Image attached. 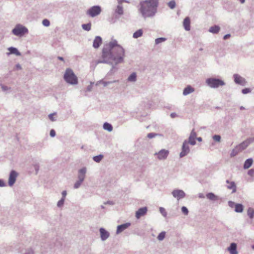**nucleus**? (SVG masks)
<instances>
[{
  "mask_svg": "<svg viewBox=\"0 0 254 254\" xmlns=\"http://www.w3.org/2000/svg\"><path fill=\"white\" fill-rule=\"evenodd\" d=\"M143 35V30L141 29H138L132 35V37L134 39H137L139 37H140Z\"/></svg>",
  "mask_w": 254,
  "mask_h": 254,
  "instance_id": "obj_26",
  "label": "nucleus"
},
{
  "mask_svg": "<svg viewBox=\"0 0 254 254\" xmlns=\"http://www.w3.org/2000/svg\"><path fill=\"white\" fill-rule=\"evenodd\" d=\"M34 252L32 249L29 248L25 250L24 253H23V254H34Z\"/></svg>",
  "mask_w": 254,
  "mask_h": 254,
  "instance_id": "obj_43",
  "label": "nucleus"
},
{
  "mask_svg": "<svg viewBox=\"0 0 254 254\" xmlns=\"http://www.w3.org/2000/svg\"><path fill=\"white\" fill-rule=\"evenodd\" d=\"M15 66H16V68L18 70L21 69V68H22L21 66L19 64H17Z\"/></svg>",
  "mask_w": 254,
  "mask_h": 254,
  "instance_id": "obj_63",
  "label": "nucleus"
},
{
  "mask_svg": "<svg viewBox=\"0 0 254 254\" xmlns=\"http://www.w3.org/2000/svg\"><path fill=\"white\" fill-rule=\"evenodd\" d=\"M158 135L159 134L158 133H154V132H151V133H149L147 134V137L149 138H152L153 137H155L158 136Z\"/></svg>",
  "mask_w": 254,
  "mask_h": 254,
  "instance_id": "obj_46",
  "label": "nucleus"
},
{
  "mask_svg": "<svg viewBox=\"0 0 254 254\" xmlns=\"http://www.w3.org/2000/svg\"><path fill=\"white\" fill-rule=\"evenodd\" d=\"M226 183L228 184L227 188L232 190V193H235L237 191V187L235 183L233 181L230 182L228 180L226 181Z\"/></svg>",
  "mask_w": 254,
  "mask_h": 254,
  "instance_id": "obj_15",
  "label": "nucleus"
},
{
  "mask_svg": "<svg viewBox=\"0 0 254 254\" xmlns=\"http://www.w3.org/2000/svg\"><path fill=\"white\" fill-rule=\"evenodd\" d=\"M205 82L211 88H217L226 84L225 82L222 79L215 77L208 78L206 79Z\"/></svg>",
  "mask_w": 254,
  "mask_h": 254,
  "instance_id": "obj_4",
  "label": "nucleus"
},
{
  "mask_svg": "<svg viewBox=\"0 0 254 254\" xmlns=\"http://www.w3.org/2000/svg\"><path fill=\"white\" fill-rule=\"evenodd\" d=\"M166 40H167V39L165 38H163V37L158 38H157L155 39V43L156 45H158L160 43H161L162 42L166 41Z\"/></svg>",
  "mask_w": 254,
  "mask_h": 254,
  "instance_id": "obj_33",
  "label": "nucleus"
},
{
  "mask_svg": "<svg viewBox=\"0 0 254 254\" xmlns=\"http://www.w3.org/2000/svg\"><path fill=\"white\" fill-rule=\"evenodd\" d=\"M169 153V152L168 150L166 149H161L159 152H156L154 154V155L157 156V157L159 160H165L167 158Z\"/></svg>",
  "mask_w": 254,
  "mask_h": 254,
  "instance_id": "obj_9",
  "label": "nucleus"
},
{
  "mask_svg": "<svg viewBox=\"0 0 254 254\" xmlns=\"http://www.w3.org/2000/svg\"><path fill=\"white\" fill-rule=\"evenodd\" d=\"M115 13L119 15H122L124 14L123 7L122 5L118 4L115 10Z\"/></svg>",
  "mask_w": 254,
  "mask_h": 254,
  "instance_id": "obj_24",
  "label": "nucleus"
},
{
  "mask_svg": "<svg viewBox=\"0 0 254 254\" xmlns=\"http://www.w3.org/2000/svg\"><path fill=\"white\" fill-rule=\"evenodd\" d=\"M236 204L235 203V202L232 201H228V205L230 207L233 208L234 206H235V205Z\"/></svg>",
  "mask_w": 254,
  "mask_h": 254,
  "instance_id": "obj_57",
  "label": "nucleus"
},
{
  "mask_svg": "<svg viewBox=\"0 0 254 254\" xmlns=\"http://www.w3.org/2000/svg\"><path fill=\"white\" fill-rule=\"evenodd\" d=\"M166 235V232L165 231H163L159 233L158 236H157V239L159 241H162L165 238Z\"/></svg>",
  "mask_w": 254,
  "mask_h": 254,
  "instance_id": "obj_34",
  "label": "nucleus"
},
{
  "mask_svg": "<svg viewBox=\"0 0 254 254\" xmlns=\"http://www.w3.org/2000/svg\"><path fill=\"white\" fill-rule=\"evenodd\" d=\"M102 42V38L100 36H96L93 43V47L95 48H98Z\"/></svg>",
  "mask_w": 254,
  "mask_h": 254,
  "instance_id": "obj_19",
  "label": "nucleus"
},
{
  "mask_svg": "<svg viewBox=\"0 0 254 254\" xmlns=\"http://www.w3.org/2000/svg\"><path fill=\"white\" fill-rule=\"evenodd\" d=\"M253 163V159L252 158H249L247 159L244 164L243 168L244 169H249Z\"/></svg>",
  "mask_w": 254,
  "mask_h": 254,
  "instance_id": "obj_22",
  "label": "nucleus"
},
{
  "mask_svg": "<svg viewBox=\"0 0 254 254\" xmlns=\"http://www.w3.org/2000/svg\"><path fill=\"white\" fill-rule=\"evenodd\" d=\"M247 142L248 143V144L250 145L251 143L254 142V137H250L246 139Z\"/></svg>",
  "mask_w": 254,
  "mask_h": 254,
  "instance_id": "obj_52",
  "label": "nucleus"
},
{
  "mask_svg": "<svg viewBox=\"0 0 254 254\" xmlns=\"http://www.w3.org/2000/svg\"><path fill=\"white\" fill-rule=\"evenodd\" d=\"M0 86H1V88L2 90L4 92H6L8 90H10L11 89L10 87H9L6 85H3V84H1Z\"/></svg>",
  "mask_w": 254,
  "mask_h": 254,
  "instance_id": "obj_42",
  "label": "nucleus"
},
{
  "mask_svg": "<svg viewBox=\"0 0 254 254\" xmlns=\"http://www.w3.org/2000/svg\"><path fill=\"white\" fill-rule=\"evenodd\" d=\"M190 138H194L195 139H196V132L194 130V129H192L190 133Z\"/></svg>",
  "mask_w": 254,
  "mask_h": 254,
  "instance_id": "obj_50",
  "label": "nucleus"
},
{
  "mask_svg": "<svg viewBox=\"0 0 254 254\" xmlns=\"http://www.w3.org/2000/svg\"><path fill=\"white\" fill-rule=\"evenodd\" d=\"M62 198H64L65 199V197L67 194L66 191V190L63 191L62 192Z\"/></svg>",
  "mask_w": 254,
  "mask_h": 254,
  "instance_id": "obj_60",
  "label": "nucleus"
},
{
  "mask_svg": "<svg viewBox=\"0 0 254 254\" xmlns=\"http://www.w3.org/2000/svg\"><path fill=\"white\" fill-rule=\"evenodd\" d=\"M233 78L234 82L237 84L245 86L247 83L245 78L238 74H234L233 75Z\"/></svg>",
  "mask_w": 254,
  "mask_h": 254,
  "instance_id": "obj_8",
  "label": "nucleus"
},
{
  "mask_svg": "<svg viewBox=\"0 0 254 254\" xmlns=\"http://www.w3.org/2000/svg\"><path fill=\"white\" fill-rule=\"evenodd\" d=\"M42 24L45 26H49L50 24V21L47 19H45L42 21Z\"/></svg>",
  "mask_w": 254,
  "mask_h": 254,
  "instance_id": "obj_47",
  "label": "nucleus"
},
{
  "mask_svg": "<svg viewBox=\"0 0 254 254\" xmlns=\"http://www.w3.org/2000/svg\"><path fill=\"white\" fill-rule=\"evenodd\" d=\"M244 206L242 204L236 203L235 205V211L236 212L241 213L243 211Z\"/></svg>",
  "mask_w": 254,
  "mask_h": 254,
  "instance_id": "obj_27",
  "label": "nucleus"
},
{
  "mask_svg": "<svg viewBox=\"0 0 254 254\" xmlns=\"http://www.w3.org/2000/svg\"><path fill=\"white\" fill-rule=\"evenodd\" d=\"M194 91V88L190 85H188L183 90V94L184 96H187Z\"/></svg>",
  "mask_w": 254,
  "mask_h": 254,
  "instance_id": "obj_21",
  "label": "nucleus"
},
{
  "mask_svg": "<svg viewBox=\"0 0 254 254\" xmlns=\"http://www.w3.org/2000/svg\"><path fill=\"white\" fill-rule=\"evenodd\" d=\"M249 145V144H248V143L247 142L246 140L244 141H243L240 145V146L243 149H245L246 148H247L248 146Z\"/></svg>",
  "mask_w": 254,
  "mask_h": 254,
  "instance_id": "obj_41",
  "label": "nucleus"
},
{
  "mask_svg": "<svg viewBox=\"0 0 254 254\" xmlns=\"http://www.w3.org/2000/svg\"><path fill=\"white\" fill-rule=\"evenodd\" d=\"M190 20L189 17H186L183 21V26L186 31H190Z\"/></svg>",
  "mask_w": 254,
  "mask_h": 254,
  "instance_id": "obj_20",
  "label": "nucleus"
},
{
  "mask_svg": "<svg viewBox=\"0 0 254 254\" xmlns=\"http://www.w3.org/2000/svg\"><path fill=\"white\" fill-rule=\"evenodd\" d=\"M99 231L101 235V239L102 241H105L109 238L110 235L109 233L104 228H101Z\"/></svg>",
  "mask_w": 254,
  "mask_h": 254,
  "instance_id": "obj_16",
  "label": "nucleus"
},
{
  "mask_svg": "<svg viewBox=\"0 0 254 254\" xmlns=\"http://www.w3.org/2000/svg\"><path fill=\"white\" fill-rule=\"evenodd\" d=\"M103 128L108 131H111L113 130V127L111 124L108 123H105L103 125Z\"/></svg>",
  "mask_w": 254,
  "mask_h": 254,
  "instance_id": "obj_28",
  "label": "nucleus"
},
{
  "mask_svg": "<svg viewBox=\"0 0 254 254\" xmlns=\"http://www.w3.org/2000/svg\"><path fill=\"white\" fill-rule=\"evenodd\" d=\"M101 12V8L99 5H95L90 7L87 11V14L90 15L92 17H95L99 15Z\"/></svg>",
  "mask_w": 254,
  "mask_h": 254,
  "instance_id": "obj_6",
  "label": "nucleus"
},
{
  "mask_svg": "<svg viewBox=\"0 0 254 254\" xmlns=\"http://www.w3.org/2000/svg\"><path fill=\"white\" fill-rule=\"evenodd\" d=\"M206 197L211 200H217L218 199V197L215 195L212 192H209L206 194Z\"/></svg>",
  "mask_w": 254,
  "mask_h": 254,
  "instance_id": "obj_25",
  "label": "nucleus"
},
{
  "mask_svg": "<svg viewBox=\"0 0 254 254\" xmlns=\"http://www.w3.org/2000/svg\"><path fill=\"white\" fill-rule=\"evenodd\" d=\"M159 211H160V212L162 214V215L164 217H166L167 213V212L166 211V210L164 208L160 207L159 208Z\"/></svg>",
  "mask_w": 254,
  "mask_h": 254,
  "instance_id": "obj_40",
  "label": "nucleus"
},
{
  "mask_svg": "<svg viewBox=\"0 0 254 254\" xmlns=\"http://www.w3.org/2000/svg\"><path fill=\"white\" fill-rule=\"evenodd\" d=\"M103 157L104 156H103V155L100 154V155L94 156L93 157V160L95 162H96L97 163H99V162H100L101 161V160L103 159Z\"/></svg>",
  "mask_w": 254,
  "mask_h": 254,
  "instance_id": "obj_32",
  "label": "nucleus"
},
{
  "mask_svg": "<svg viewBox=\"0 0 254 254\" xmlns=\"http://www.w3.org/2000/svg\"><path fill=\"white\" fill-rule=\"evenodd\" d=\"M64 80L68 84L76 85L78 83V79L73 70L70 68H66L64 75Z\"/></svg>",
  "mask_w": 254,
  "mask_h": 254,
  "instance_id": "obj_3",
  "label": "nucleus"
},
{
  "mask_svg": "<svg viewBox=\"0 0 254 254\" xmlns=\"http://www.w3.org/2000/svg\"><path fill=\"white\" fill-rule=\"evenodd\" d=\"M251 92V89L249 88H245L243 89L242 90V92L244 94H246L247 93H250Z\"/></svg>",
  "mask_w": 254,
  "mask_h": 254,
  "instance_id": "obj_49",
  "label": "nucleus"
},
{
  "mask_svg": "<svg viewBox=\"0 0 254 254\" xmlns=\"http://www.w3.org/2000/svg\"><path fill=\"white\" fill-rule=\"evenodd\" d=\"M93 82H91L90 83V84L87 87V88H86V91H91L92 89V88H93Z\"/></svg>",
  "mask_w": 254,
  "mask_h": 254,
  "instance_id": "obj_53",
  "label": "nucleus"
},
{
  "mask_svg": "<svg viewBox=\"0 0 254 254\" xmlns=\"http://www.w3.org/2000/svg\"><path fill=\"white\" fill-rule=\"evenodd\" d=\"M128 81L131 82H134L136 80V74L135 72L132 73L127 78Z\"/></svg>",
  "mask_w": 254,
  "mask_h": 254,
  "instance_id": "obj_31",
  "label": "nucleus"
},
{
  "mask_svg": "<svg viewBox=\"0 0 254 254\" xmlns=\"http://www.w3.org/2000/svg\"><path fill=\"white\" fill-rule=\"evenodd\" d=\"M34 168L35 169V170L36 171V174H37L38 172V171L39 170V165L38 164H36L34 165Z\"/></svg>",
  "mask_w": 254,
  "mask_h": 254,
  "instance_id": "obj_56",
  "label": "nucleus"
},
{
  "mask_svg": "<svg viewBox=\"0 0 254 254\" xmlns=\"http://www.w3.org/2000/svg\"><path fill=\"white\" fill-rule=\"evenodd\" d=\"M247 214L251 219H253L254 217V208L249 207L247 210Z\"/></svg>",
  "mask_w": 254,
  "mask_h": 254,
  "instance_id": "obj_30",
  "label": "nucleus"
},
{
  "mask_svg": "<svg viewBox=\"0 0 254 254\" xmlns=\"http://www.w3.org/2000/svg\"><path fill=\"white\" fill-rule=\"evenodd\" d=\"M248 174L251 177H253L254 175V169H251L249 170L248 172Z\"/></svg>",
  "mask_w": 254,
  "mask_h": 254,
  "instance_id": "obj_54",
  "label": "nucleus"
},
{
  "mask_svg": "<svg viewBox=\"0 0 254 254\" xmlns=\"http://www.w3.org/2000/svg\"><path fill=\"white\" fill-rule=\"evenodd\" d=\"M5 186L4 181L0 179V187H3Z\"/></svg>",
  "mask_w": 254,
  "mask_h": 254,
  "instance_id": "obj_59",
  "label": "nucleus"
},
{
  "mask_svg": "<svg viewBox=\"0 0 254 254\" xmlns=\"http://www.w3.org/2000/svg\"><path fill=\"white\" fill-rule=\"evenodd\" d=\"M196 139H197L198 141H202V138L201 137H196Z\"/></svg>",
  "mask_w": 254,
  "mask_h": 254,
  "instance_id": "obj_64",
  "label": "nucleus"
},
{
  "mask_svg": "<svg viewBox=\"0 0 254 254\" xmlns=\"http://www.w3.org/2000/svg\"><path fill=\"white\" fill-rule=\"evenodd\" d=\"M116 81H104L103 80H100L99 81V83H101L103 84V85L104 86H107L108 84H110V83H114V82H115Z\"/></svg>",
  "mask_w": 254,
  "mask_h": 254,
  "instance_id": "obj_45",
  "label": "nucleus"
},
{
  "mask_svg": "<svg viewBox=\"0 0 254 254\" xmlns=\"http://www.w3.org/2000/svg\"><path fill=\"white\" fill-rule=\"evenodd\" d=\"M125 50L123 48L117 44L114 40L106 45L102 50L103 60H98L97 64H110L109 60L114 61L116 64L122 63L124 61Z\"/></svg>",
  "mask_w": 254,
  "mask_h": 254,
  "instance_id": "obj_1",
  "label": "nucleus"
},
{
  "mask_svg": "<svg viewBox=\"0 0 254 254\" xmlns=\"http://www.w3.org/2000/svg\"><path fill=\"white\" fill-rule=\"evenodd\" d=\"M188 144V140H185L182 145V151L180 153V157L182 158L187 154H188L190 151V147Z\"/></svg>",
  "mask_w": 254,
  "mask_h": 254,
  "instance_id": "obj_7",
  "label": "nucleus"
},
{
  "mask_svg": "<svg viewBox=\"0 0 254 254\" xmlns=\"http://www.w3.org/2000/svg\"><path fill=\"white\" fill-rule=\"evenodd\" d=\"M182 212L185 215H187L189 213L188 209L186 206H183L181 208Z\"/></svg>",
  "mask_w": 254,
  "mask_h": 254,
  "instance_id": "obj_44",
  "label": "nucleus"
},
{
  "mask_svg": "<svg viewBox=\"0 0 254 254\" xmlns=\"http://www.w3.org/2000/svg\"><path fill=\"white\" fill-rule=\"evenodd\" d=\"M81 27L83 30L89 31L91 29V23L89 22L87 24H82Z\"/></svg>",
  "mask_w": 254,
  "mask_h": 254,
  "instance_id": "obj_29",
  "label": "nucleus"
},
{
  "mask_svg": "<svg viewBox=\"0 0 254 254\" xmlns=\"http://www.w3.org/2000/svg\"><path fill=\"white\" fill-rule=\"evenodd\" d=\"M238 153V151L236 149H233L230 154V156L231 157H235Z\"/></svg>",
  "mask_w": 254,
  "mask_h": 254,
  "instance_id": "obj_51",
  "label": "nucleus"
},
{
  "mask_svg": "<svg viewBox=\"0 0 254 254\" xmlns=\"http://www.w3.org/2000/svg\"><path fill=\"white\" fill-rule=\"evenodd\" d=\"M50 135L51 137H55L56 135V131L54 129H52L50 132Z\"/></svg>",
  "mask_w": 254,
  "mask_h": 254,
  "instance_id": "obj_55",
  "label": "nucleus"
},
{
  "mask_svg": "<svg viewBox=\"0 0 254 254\" xmlns=\"http://www.w3.org/2000/svg\"><path fill=\"white\" fill-rule=\"evenodd\" d=\"M82 182L81 181H80L79 180H77L75 183V184H74V188L75 189H78L80 186L81 185V184H82Z\"/></svg>",
  "mask_w": 254,
  "mask_h": 254,
  "instance_id": "obj_38",
  "label": "nucleus"
},
{
  "mask_svg": "<svg viewBox=\"0 0 254 254\" xmlns=\"http://www.w3.org/2000/svg\"><path fill=\"white\" fill-rule=\"evenodd\" d=\"M195 139L194 138H190V136H189V140L188 141V144H190L191 145H194L196 144Z\"/></svg>",
  "mask_w": 254,
  "mask_h": 254,
  "instance_id": "obj_36",
  "label": "nucleus"
},
{
  "mask_svg": "<svg viewBox=\"0 0 254 254\" xmlns=\"http://www.w3.org/2000/svg\"><path fill=\"white\" fill-rule=\"evenodd\" d=\"M64 198H62L57 203V206L58 207H61L63 206L64 202Z\"/></svg>",
  "mask_w": 254,
  "mask_h": 254,
  "instance_id": "obj_39",
  "label": "nucleus"
},
{
  "mask_svg": "<svg viewBox=\"0 0 254 254\" xmlns=\"http://www.w3.org/2000/svg\"><path fill=\"white\" fill-rule=\"evenodd\" d=\"M237 244L235 243H232L228 248V251L229 252L230 254H238V253L237 250Z\"/></svg>",
  "mask_w": 254,
  "mask_h": 254,
  "instance_id": "obj_18",
  "label": "nucleus"
},
{
  "mask_svg": "<svg viewBox=\"0 0 254 254\" xmlns=\"http://www.w3.org/2000/svg\"><path fill=\"white\" fill-rule=\"evenodd\" d=\"M213 139L218 142H220L221 140V136L220 135L215 134L213 136Z\"/></svg>",
  "mask_w": 254,
  "mask_h": 254,
  "instance_id": "obj_48",
  "label": "nucleus"
},
{
  "mask_svg": "<svg viewBox=\"0 0 254 254\" xmlns=\"http://www.w3.org/2000/svg\"><path fill=\"white\" fill-rule=\"evenodd\" d=\"M230 37H231V35L230 34H226L224 36L223 39L227 40L228 38H229Z\"/></svg>",
  "mask_w": 254,
  "mask_h": 254,
  "instance_id": "obj_61",
  "label": "nucleus"
},
{
  "mask_svg": "<svg viewBox=\"0 0 254 254\" xmlns=\"http://www.w3.org/2000/svg\"><path fill=\"white\" fill-rule=\"evenodd\" d=\"M220 30V28L218 25H215L209 28L208 31L213 34L218 33Z\"/></svg>",
  "mask_w": 254,
  "mask_h": 254,
  "instance_id": "obj_23",
  "label": "nucleus"
},
{
  "mask_svg": "<svg viewBox=\"0 0 254 254\" xmlns=\"http://www.w3.org/2000/svg\"><path fill=\"white\" fill-rule=\"evenodd\" d=\"M168 5L171 9H174L176 6V2L174 0H171L168 3Z\"/></svg>",
  "mask_w": 254,
  "mask_h": 254,
  "instance_id": "obj_35",
  "label": "nucleus"
},
{
  "mask_svg": "<svg viewBox=\"0 0 254 254\" xmlns=\"http://www.w3.org/2000/svg\"><path fill=\"white\" fill-rule=\"evenodd\" d=\"M159 0H145L139 2L138 11L142 17L146 19L154 17L157 12Z\"/></svg>",
  "mask_w": 254,
  "mask_h": 254,
  "instance_id": "obj_2",
  "label": "nucleus"
},
{
  "mask_svg": "<svg viewBox=\"0 0 254 254\" xmlns=\"http://www.w3.org/2000/svg\"><path fill=\"white\" fill-rule=\"evenodd\" d=\"M130 223L127 222L117 226L116 234H119L130 226Z\"/></svg>",
  "mask_w": 254,
  "mask_h": 254,
  "instance_id": "obj_14",
  "label": "nucleus"
},
{
  "mask_svg": "<svg viewBox=\"0 0 254 254\" xmlns=\"http://www.w3.org/2000/svg\"><path fill=\"white\" fill-rule=\"evenodd\" d=\"M56 115V113L49 114L48 116L49 119L52 122L56 121L57 120V119L56 117H54Z\"/></svg>",
  "mask_w": 254,
  "mask_h": 254,
  "instance_id": "obj_37",
  "label": "nucleus"
},
{
  "mask_svg": "<svg viewBox=\"0 0 254 254\" xmlns=\"http://www.w3.org/2000/svg\"><path fill=\"white\" fill-rule=\"evenodd\" d=\"M28 32V29L20 24H17L12 30V33L14 35L19 37H22Z\"/></svg>",
  "mask_w": 254,
  "mask_h": 254,
  "instance_id": "obj_5",
  "label": "nucleus"
},
{
  "mask_svg": "<svg viewBox=\"0 0 254 254\" xmlns=\"http://www.w3.org/2000/svg\"><path fill=\"white\" fill-rule=\"evenodd\" d=\"M173 196L177 198L178 200H180L184 198L186 196L185 192L181 190L176 189L172 192Z\"/></svg>",
  "mask_w": 254,
  "mask_h": 254,
  "instance_id": "obj_10",
  "label": "nucleus"
},
{
  "mask_svg": "<svg viewBox=\"0 0 254 254\" xmlns=\"http://www.w3.org/2000/svg\"><path fill=\"white\" fill-rule=\"evenodd\" d=\"M170 116L172 118H174L175 117H176L177 116V115L176 113H172L171 114H170Z\"/></svg>",
  "mask_w": 254,
  "mask_h": 254,
  "instance_id": "obj_62",
  "label": "nucleus"
},
{
  "mask_svg": "<svg viewBox=\"0 0 254 254\" xmlns=\"http://www.w3.org/2000/svg\"><path fill=\"white\" fill-rule=\"evenodd\" d=\"M87 173V168L85 167H82L78 171V180L83 182L86 177Z\"/></svg>",
  "mask_w": 254,
  "mask_h": 254,
  "instance_id": "obj_12",
  "label": "nucleus"
},
{
  "mask_svg": "<svg viewBox=\"0 0 254 254\" xmlns=\"http://www.w3.org/2000/svg\"><path fill=\"white\" fill-rule=\"evenodd\" d=\"M7 50L9 51L8 53H6L7 56L13 54L17 56H21V53L18 50V49L13 47H9Z\"/></svg>",
  "mask_w": 254,
  "mask_h": 254,
  "instance_id": "obj_17",
  "label": "nucleus"
},
{
  "mask_svg": "<svg viewBox=\"0 0 254 254\" xmlns=\"http://www.w3.org/2000/svg\"><path fill=\"white\" fill-rule=\"evenodd\" d=\"M17 176L18 174L15 171L12 170L10 172L8 178V185L9 186H12L14 185Z\"/></svg>",
  "mask_w": 254,
  "mask_h": 254,
  "instance_id": "obj_11",
  "label": "nucleus"
},
{
  "mask_svg": "<svg viewBox=\"0 0 254 254\" xmlns=\"http://www.w3.org/2000/svg\"><path fill=\"white\" fill-rule=\"evenodd\" d=\"M147 211V207H143L140 208L138 209L137 211H136L135 213V217L136 218L139 219L141 217L145 215Z\"/></svg>",
  "mask_w": 254,
  "mask_h": 254,
  "instance_id": "obj_13",
  "label": "nucleus"
},
{
  "mask_svg": "<svg viewBox=\"0 0 254 254\" xmlns=\"http://www.w3.org/2000/svg\"><path fill=\"white\" fill-rule=\"evenodd\" d=\"M104 204H109V205H114L115 203H114V202L113 201L109 200V201H107L106 202H105L104 203Z\"/></svg>",
  "mask_w": 254,
  "mask_h": 254,
  "instance_id": "obj_58",
  "label": "nucleus"
}]
</instances>
